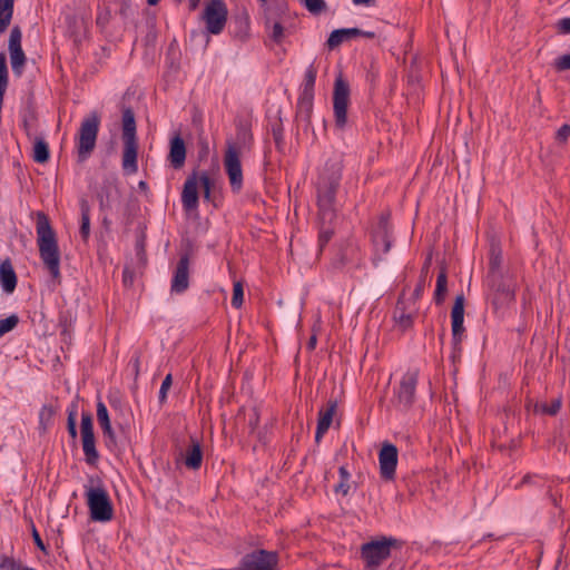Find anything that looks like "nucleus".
Instances as JSON below:
<instances>
[{
    "mask_svg": "<svg viewBox=\"0 0 570 570\" xmlns=\"http://www.w3.org/2000/svg\"><path fill=\"white\" fill-rule=\"evenodd\" d=\"M314 96L299 95L296 108V118L305 122L306 128L311 126Z\"/></svg>",
    "mask_w": 570,
    "mask_h": 570,
    "instance_id": "30",
    "label": "nucleus"
},
{
    "mask_svg": "<svg viewBox=\"0 0 570 570\" xmlns=\"http://www.w3.org/2000/svg\"><path fill=\"white\" fill-rule=\"evenodd\" d=\"M350 488L351 487H350L348 481L340 480V482L334 488V492L335 493H341L342 495L345 497V495L348 494Z\"/></svg>",
    "mask_w": 570,
    "mask_h": 570,
    "instance_id": "63",
    "label": "nucleus"
},
{
    "mask_svg": "<svg viewBox=\"0 0 570 570\" xmlns=\"http://www.w3.org/2000/svg\"><path fill=\"white\" fill-rule=\"evenodd\" d=\"M448 294V274L446 268L442 267L436 278V285L433 299L436 305H442Z\"/></svg>",
    "mask_w": 570,
    "mask_h": 570,
    "instance_id": "33",
    "label": "nucleus"
},
{
    "mask_svg": "<svg viewBox=\"0 0 570 570\" xmlns=\"http://www.w3.org/2000/svg\"><path fill=\"white\" fill-rule=\"evenodd\" d=\"M20 561L6 554L0 556V569L2 570H20Z\"/></svg>",
    "mask_w": 570,
    "mask_h": 570,
    "instance_id": "53",
    "label": "nucleus"
},
{
    "mask_svg": "<svg viewBox=\"0 0 570 570\" xmlns=\"http://www.w3.org/2000/svg\"><path fill=\"white\" fill-rule=\"evenodd\" d=\"M317 69L314 65L308 66L304 76V85L301 95L314 96V86L316 81Z\"/></svg>",
    "mask_w": 570,
    "mask_h": 570,
    "instance_id": "39",
    "label": "nucleus"
},
{
    "mask_svg": "<svg viewBox=\"0 0 570 570\" xmlns=\"http://www.w3.org/2000/svg\"><path fill=\"white\" fill-rule=\"evenodd\" d=\"M321 226H320V234H318V246L320 249L323 250V248L328 244V242L332 239L334 235V229L331 227L330 222H323L320 219Z\"/></svg>",
    "mask_w": 570,
    "mask_h": 570,
    "instance_id": "40",
    "label": "nucleus"
},
{
    "mask_svg": "<svg viewBox=\"0 0 570 570\" xmlns=\"http://www.w3.org/2000/svg\"><path fill=\"white\" fill-rule=\"evenodd\" d=\"M56 414V409L52 405L45 404L39 412V429L42 433L47 432V430L53 423V416Z\"/></svg>",
    "mask_w": 570,
    "mask_h": 570,
    "instance_id": "37",
    "label": "nucleus"
},
{
    "mask_svg": "<svg viewBox=\"0 0 570 570\" xmlns=\"http://www.w3.org/2000/svg\"><path fill=\"white\" fill-rule=\"evenodd\" d=\"M538 480H540L538 475L528 473L522 478L520 483L515 485V489L519 490L522 485H540Z\"/></svg>",
    "mask_w": 570,
    "mask_h": 570,
    "instance_id": "59",
    "label": "nucleus"
},
{
    "mask_svg": "<svg viewBox=\"0 0 570 570\" xmlns=\"http://www.w3.org/2000/svg\"><path fill=\"white\" fill-rule=\"evenodd\" d=\"M240 154L242 153L236 151L234 147L226 148L224 154V168L234 194H238L243 188Z\"/></svg>",
    "mask_w": 570,
    "mask_h": 570,
    "instance_id": "15",
    "label": "nucleus"
},
{
    "mask_svg": "<svg viewBox=\"0 0 570 570\" xmlns=\"http://www.w3.org/2000/svg\"><path fill=\"white\" fill-rule=\"evenodd\" d=\"M502 250L498 244H491L489 250V267L487 276L503 274L502 272Z\"/></svg>",
    "mask_w": 570,
    "mask_h": 570,
    "instance_id": "32",
    "label": "nucleus"
},
{
    "mask_svg": "<svg viewBox=\"0 0 570 570\" xmlns=\"http://www.w3.org/2000/svg\"><path fill=\"white\" fill-rule=\"evenodd\" d=\"M272 135L276 149L281 153L284 150V127L282 119L278 118L272 124Z\"/></svg>",
    "mask_w": 570,
    "mask_h": 570,
    "instance_id": "41",
    "label": "nucleus"
},
{
    "mask_svg": "<svg viewBox=\"0 0 570 570\" xmlns=\"http://www.w3.org/2000/svg\"><path fill=\"white\" fill-rule=\"evenodd\" d=\"M342 179V164L327 161L317 183L318 217L323 222L333 223L336 218V194Z\"/></svg>",
    "mask_w": 570,
    "mask_h": 570,
    "instance_id": "2",
    "label": "nucleus"
},
{
    "mask_svg": "<svg viewBox=\"0 0 570 570\" xmlns=\"http://www.w3.org/2000/svg\"><path fill=\"white\" fill-rule=\"evenodd\" d=\"M36 232L40 258L48 269L52 282L60 285V249L58 239L49 217L43 212L37 213Z\"/></svg>",
    "mask_w": 570,
    "mask_h": 570,
    "instance_id": "1",
    "label": "nucleus"
},
{
    "mask_svg": "<svg viewBox=\"0 0 570 570\" xmlns=\"http://www.w3.org/2000/svg\"><path fill=\"white\" fill-rule=\"evenodd\" d=\"M100 122V114L96 110L82 119L77 135V157L79 163L86 161L94 153Z\"/></svg>",
    "mask_w": 570,
    "mask_h": 570,
    "instance_id": "5",
    "label": "nucleus"
},
{
    "mask_svg": "<svg viewBox=\"0 0 570 570\" xmlns=\"http://www.w3.org/2000/svg\"><path fill=\"white\" fill-rule=\"evenodd\" d=\"M80 434L85 461L87 464L95 466L99 460V453L96 449L94 419L90 412L81 413Z\"/></svg>",
    "mask_w": 570,
    "mask_h": 570,
    "instance_id": "12",
    "label": "nucleus"
},
{
    "mask_svg": "<svg viewBox=\"0 0 570 570\" xmlns=\"http://www.w3.org/2000/svg\"><path fill=\"white\" fill-rule=\"evenodd\" d=\"M253 145L252 127L248 121L239 120L236 124L235 139H227L226 148L234 147L236 151L249 150Z\"/></svg>",
    "mask_w": 570,
    "mask_h": 570,
    "instance_id": "20",
    "label": "nucleus"
},
{
    "mask_svg": "<svg viewBox=\"0 0 570 570\" xmlns=\"http://www.w3.org/2000/svg\"><path fill=\"white\" fill-rule=\"evenodd\" d=\"M136 256L141 264H146L147 254H146V235L144 232L137 235L136 244H135Z\"/></svg>",
    "mask_w": 570,
    "mask_h": 570,
    "instance_id": "45",
    "label": "nucleus"
},
{
    "mask_svg": "<svg viewBox=\"0 0 570 570\" xmlns=\"http://www.w3.org/2000/svg\"><path fill=\"white\" fill-rule=\"evenodd\" d=\"M100 212H112L122 199V191L116 176L105 177L97 190Z\"/></svg>",
    "mask_w": 570,
    "mask_h": 570,
    "instance_id": "10",
    "label": "nucleus"
},
{
    "mask_svg": "<svg viewBox=\"0 0 570 570\" xmlns=\"http://www.w3.org/2000/svg\"><path fill=\"white\" fill-rule=\"evenodd\" d=\"M550 444L553 446H557L558 451H563V452L567 451V441H566V436H564V433L561 428L554 431L553 438L550 441Z\"/></svg>",
    "mask_w": 570,
    "mask_h": 570,
    "instance_id": "51",
    "label": "nucleus"
},
{
    "mask_svg": "<svg viewBox=\"0 0 570 570\" xmlns=\"http://www.w3.org/2000/svg\"><path fill=\"white\" fill-rule=\"evenodd\" d=\"M361 36V29L358 28H341L335 29L330 33V37L326 41V46L328 49L333 50L338 47L344 41H348L353 38Z\"/></svg>",
    "mask_w": 570,
    "mask_h": 570,
    "instance_id": "28",
    "label": "nucleus"
},
{
    "mask_svg": "<svg viewBox=\"0 0 570 570\" xmlns=\"http://www.w3.org/2000/svg\"><path fill=\"white\" fill-rule=\"evenodd\" d=\"M350 95V85L340 73L334 81L333 90L334 122L337 129H344L347 124Z\"/></svg>",
    "mask_w": 570,
    "mask_h": 570,
    "instance_id": "9",
    "label": "nucleus"
},
{
    "mask_svg": "<svg viewBox=\"0 0 570 570\" xmlns=\"http://www.w3.org/2000/svg\"><path fill=\"white\" fill-rule=\"evenodd\" d=\"M66 22L70 36L73 37L75 41H77L81 36V29H86L85 19L79 18L76 14H69L66 17Z\"/></svg>",
    "mask_w": 570,
    "mask_h": 570,
    "instance_id": "38",
    "label": "nucleus"
},
{
    "mask_svg": "<svg viewBox=\"0 0 570 570\" xmlns=\"http://www.w3.org/2000/svg\"><path fill=\"white\" fill-rule=\"evenodd\" d=\"M399 450L390 443L384 442L379 452L380 474L385 481H393L397 466Z\"/></svg>",
    "mask_w": 570,
    "mask_h": 570,
    "instance_id": "17",
    "label": "nucleus"
},
{
    "mask_svg": "<svg viewBox=\"0 0 570 570\" xmlns=\"http://www.w3.org/2000/svg\"><path fill=\"white\" fill-rule=\"evenodd\" d=\"M122 169L126 175H132L138 171V139L122 140Z\"/></svg>",
    "mask_w": 570,
    "mask_h": 570,
    "instance_id": "24",
    "label": "nucleus"
},
{
    "mask_svg": "<svg viewBox=\"0 0 570 570\" xmlns=\"http://www.w3.org/2000/svg\"><path fill=\"white\" fill-rule=\"evenodd\" d=\"M32 158L38 164H46L50 158V149L43 137H33Z\"/></svg>",
    "mask_w": 570,
    "mask_h": 570,
    "instance_id": "31",
    "label": "nucleus"
},
{
    "mask_svg": "<svg viewBox=\"0 0 570 570\" xmlns=\"http://www.w3.org/2000/svg\"><path fill=\"white\" fill-rule=\"evenodd\" d=\"M402 542L393 537H381L377 540L363 543L361 558L367 568L374 569L391 557L392 549H400Z\"/></svg>",
    "mask_w": 570,
    "mask_h": 570,
    "instance_id": "8",
    "label": "nucleus"
},
{
    "mask_svg": "<svg viewBox=\"0 0 570 570\" xmlns=\"http://www.w3.org/2000/svg\"><path fill=\"white\" fill-rule=\"evenodd\" d=\"M67 430H68L69 436L73 441H76V439L78 436V431H77V411H76L75 404H72L71 410L68 411Z\"/></svg>",
    "mask_w": 570,
    "mask_h": 570,
    "instance_id": "46",
    "label": "nucleus"
},
{
    "mask_svg": "<svg viewBox=\"0 0 570 570\" xmlns=\"http://www.w3.org/2000/svg\"><path fill=\"white\" fill-rule=\"evenodd\" d=\"M424 286H425V278H424L423 275H421V277H420V279H419V282H417V284H416V286H415V288H414V291L412 293V298L414 301L419 299L422 296L423 291H424Z\"/></svg>",
    "mask_w": 570,
    "mask_h": 570,
    "instance_id": "61",
    "label": "nucleus"
},
{
    "mask_svg": "<svg viewBox=\"0 0 570 570\" xmlns=\"http://www.w3.org/2000/svg\"><path fill=\"white\" fill-rule=\"evenodd\" d=\"M186 144L180 134H175L169 141V153L167 159L174 169H180L186 161Z\"/></svg>",
    "mask_w": 570,
    "mask_h": 570,
    "instance_id": "22",
    "label": "nucleus"
},
{
    "mask_svg": "<svg viewBox=\"0 0 570 570\" xmlns=\"http://www.w3.org/2000/svg\"><path fill=\"white\" fill-rule=\"evenodd\" d=\"M81 212V224L79 228L80 237L87 242L90 236V206L87 199L82 198L79 203Z\"/></svg>",
    "mask_w": 570,
    "mask_h": 570,
    "instance_id": "34",
    "label": "nucleus"
},
{
    "mask_svg": "<svg viewBox=\"0 0 570 570\" xmlns=\"http://www.w3.org/2000/svg\"><path fill=\"white\" fill-rule=\"evenodd\" d=\"M417 380L419 371L410 370L402 376L399 387L395 389L394 397L402 411L410 410L414 404Z\"/></svg>",
    "mask_w": 570,
    "mask_h": 570,
    "instance_id": "13",
    "label": "nucleus"
},
{
    "mask_svg": "<svg viewBox=\"0 0 570 570\" xmlns=\"http://www.w3.org/2000/svg\"><path fill=\"white\" fill-rule=\"evenodd\" d=\"M97 420L102 430L107 448L116 445V435L111 426L108 409L101 401L97 403Z\"/></svg>",
    "mask_w": 570,
    "mask_h": 570,
    "instance_id": "25",
    "label": "nucleus"
},
{
    "mask_svg": "<svg viewBox=\"0 0 570 570\" xmlns=\"http://www.w3.org/2000/svg\"><path fill=\"white\" fill-rule=\"evenodd\" d=\"M171 385H173V375L169 373L165 376V379L163 380V383L160 385V390H159V403L160 404H164L166 402L167 392L169 391Z\"/></svg>",
    "mask_w": 570,
    "mask_h": 570,
    "instance_id": "54",
    "label": "nucleus"
},
{
    "mask_svg": "<svg viewBox=\"0 0 570 570\" xmlns=\"http://www.w3.org/2000/svg\"><path fill=\"white\" fill-rule=\"evenodd\" d=\"M561 409V399H554L550 404H541L540 411L548 415H556Z\"/></svg>",
    "mask_w": 570,
    "mask_h": 570,
    "instance_id": "55",
    "label": "nucleus"
},
{
    "mask_svg": "<svg viewBox=\"0 0 570 570\" xmlns=\"http://www.w3.org/2000/svg\"><path fill=\"white\" fill-rule=\"evenodd\" d=\"M198 183L203 190H214L215 181L209 174L204 170L198 173L194 169L186 178L181 190V204L186 212L196 210L199 205Z\"/></svg>",
    "mask_w": 570,
    "mask_h": 570,
    "instance_id": "7",
    "label": "nucleus"
},
{
    "mask_svg": "<svg viewBox=\"0 0 570 570\" xmlns=\"http://www.w3.org/2000/svg\"><path fill=\"white\" fill-rule=\"evenodd\" d=\"M488 298L495 311L508 306L515 298V286L512 278L505 274L485 276Z\"/></svg>",
    "mask_w": 570,
    "mask_h": 570,
    "instance_id": "6",
    "label": "nucleus"
},
{
    "mask_svg": "<svg viewBox=\"0 0 570 570\" xmlns=\"http://www.w3.org/2000/svg\"><path fill=\"white\" fill-rule=\"evenodd\" d=\"M244 302V288L240 282L234 283L233 286V296H232V305L235 308H239Z\"/></svg>",
    "mask_w": 570,
    "mask_h": 570,
    "instance_id": "48",
    "label": "nucleus"
},
{
    "mask_svg": "<svg viewBox=\"0 0 570 570\" xmlns=\"http://www.w3.org/2000/svg\"><path fill=\"white\" fill-rule=\"evenodd\" d=\"M569 136H570V125L564 124L558 129V131L556 134V140L560 144H566L568 141Z\"/></svg>",
    "mask_w": 570,
    "mask_h": 570,
    "instance_id": "58",
    "label": "nucleus"
},
{
    "mask_svg": "<svg viewBox=\"0 0 570 570\" xmlns=\"http://www.w3.org/2000/svg\"><path fill=\"white\" fill-rule=\"evenodd\" d=\"M228 9L224 0H210L206 3L203 20L206 23L204 30H191L190 39L196 40L199 38L206 48L210 41V35H219L227 22Z\"/></svg>",
    "mask_w": 570,
    "mask_h": 570,
    "instance_id": "4",
    "label": "nucleus"
},
{
    "mask_svg": "<svg viewBox=\"0 0 570 570\" xmlns=\"http://www.w3.org/2000/svg\"><path fill=\"white\" fill-rule=\"evenodd\" d=\"M19 316L11 314L8 317L0 320V338L7 333L13 331L19 324Z\"/></svg>",
    "mask_w": 570,
    "mask_h": 570,
    "instance_id": "44",
    "label": "nucleus"
},
{
    "mask_svg": "<svg viewBox=\"0 0 570 570\" xmlns=\"http://www.w3.org/2000/svg\"><path fill=\"white\" fill-rule=\"evenodd\" d=\"M249 16L246 9H242L232 17L228 30L234 39L244 42L249 37Z\"/></svg>",
    "mask_w": 570,
    "mask_h": 570,
    "instance_id": "21",
    "label": "nucleus"
},
{
    "mask_svg": "<svg viewBox=\"0 0 570 570\" xmlns=\"http://www.w3.org/2000/svg\"><path fill=\"white\" fill-rule=\"evenodd\" d=\"M558 30L559 33L569 35L570 33V18H563L558 21Z\"/></svg>",
    "mask_w": 570,
    "mask_h": 570,
    "instance_id": "62",
    "label": "nucleus"
},
{
    "mask_svg": "<svg viewBox=\"0 0 570 570\" xmlns=\"http://www.w3.org/2000/svg\"><path fill=\"white\" fill-rule=\"evenodd\" d=\"M259 424V412L257 407L250 409L248 416H247V423L246 426L248 429L249 434H255L256 430L258 429Z\"/></svg>",
    "mask_w": 570,
    "mask_h": 570,
    "instance_id": "49",
    "label": "nucleus"
},
{
    "mask_svg": "<svg viewBox=\"0 0 570 570\" xmlns=\"http://www.w3.org/2000/svg\"><path fill=\"white\" fill-rule=\"evenodd\" d=\"M18 278L9 258L0 264V284L4 293L11 294L17 287Z\"/></svg>",
    "mask_w": 570,
    "mask_h": 570,
    "instance_id": "26",
    "label": "nucleus"
},
{
    "mask_svg": "<svg viewBox=\"0 0 570 570\" xmlns=\"http://www.w3.org/2000/svg\"><path fill=\"white\" fill-rule=\"evenodd\" d=\"M21 41H22V31H21V28L18 24H16L12 27V29L10 31V36H9V41H8L9 52L22 50Z\"/></svg>",
    "mask_w": 570,
    "mask_h": 570,
    "instance_id": "42",
    "label": "nucleus"
},
{
    "mask_svg": "<svg viewBox=\"0 0 570 570\" xmlns=\"http://www.w3.org/2000/svg\"><path fill=\"white\" fill-rule=\"evenodd\" d=\"M371 238L375 253L381 250L386 254L390 252L392 247V226L390 225L389 214L380 216L377 224L372 228Z\"/></svg>",
    "mask_w": 570,
    "mask_h": 570,
    "instance_id": "16",
    "label": "nucleus"
},
{
    "mask_svg": "<svg viewBox=\"0 0 570 570\" xmlns=\"http://www.w3.org/2000/svg\"><path fill=\"white\" fill-rule=\"evenodd\" d=\"M10 63L12 72L16 77H21L27 62V57L23 50L10 51Z\"/></svg>",
    "mask_w": 570,
    "mask_h": 570,
    "instance_id": "36",
    "label": "nucleus"
},
{
    "mask_svg": "<svg viewBox=\"0 0 570 570\" xmlns=\"http://www.w3.org/2000/svg\"><path fill=\"white\" fill-rule=\"evenodd\" d=\"M350 264H353L356 268L364 265L360 249L353 243L342 245L331 262L332 267L335 269H342Z\"/></svg>",
    "mask_w": 570,
    "mask_h": 570,
    "instance_id": "18",
    "label": "nucleus"
},
{
    "mask_svg": "<svg viewBox=\"0 0 570 570\" xmlns=\"http://www.w3.org/2000/svg\"><path fill=\"white\" fill-rule=\"evenodd\" d=\"M30 525H31L32 539H33V542H35L36 547L38 549H40L42 552L48 553L47 547L43 543V541H42V539H41V537H40V534H39V532H38V530H37V528H36V525H35L32 520L30 521Z\"/></svg>",
    "mask_w": 570,
    "mask_h": 570,
    "instance_id": "57",
    "label": "nucleus"
},
{
    "mask_svg": "<svg viewBox=\"0 0 570 570\" xmlns=\"http://www.w3.org/2000/svg\"><path fill=\"white\" fill-rule=\"evenodd\" d=\"M464 303L465 298L463 294L456 295L452 309H451V325H452V347H453V355L452 357H455V354H460L462 351V340H463V333L465 332L464 328Z\"/></svg>",
    "mask_w": 570,
    "mask_h": 570,
    "instance_id": "14",
    "label": "nucleus"
},
{
    "mask_svg": "<svg viewBox=\"0 0 570 570\" xmlns=\"http://www.w3.org/2000/svg\"><path fill=\"white\" fill-rule=\"evenodd\" d=\"M90 485H85V497L90 513V519L95 522H108L114 517V507L111 499L99 478H89Z\"/></svg>",
    "mask_w": 570,
    "mask_h": 570,
    "instance_id": "3",
    "label": "nucleus"
},
{
    "mask_svg": "<svg viewBox=\"0 0 570 570\" xmlns=\"http://www.w3.org/2000/svg\"><path fill=\"white\" fill-rule=\"evenodd\" d=\"M376 78H377V72H376V70H375L373 67H371V68L367 70V72H366V81H368V82H370V85H371L372 87H374L375 81H376Z\"/></svg>",
    "mask_w": 570,
    "mask_h": 570,
    "instance_id": "64",
    "label": "nucleus"
},
{
    "mask_svg": "<svg viewBox=\"0 0 570 570\" xmlns=\"http://www.w3.org/2000/svg\"><path fill=\"white\" fill-rule=\"evenodd\" d=\"M122 140H137V126L135 112L130 107L122 110Z\"/></svg>",
    "mask_w": 570,
    "mask_h": 570,
    "instance_id": "29",
    "label": "nucleus"
},
{
    "mask_svg": "<svg viewBox=\"0 0 570 570\" xmlns=\"http://www.w3.org/2000/svg\"><path fill=\"white\" fill-rule=\"evenodd\" d=\"M265 26H266V28H272V33H271L272 40L277 45L282 43V41L284 39V27L282 26V23L278 21H275L272 24L271 18L266 17Z\"/></svg>",
    "mask_w": 570,
    "mask_h": 570,
    "instance_id": "43",
    "label": "nucleus"
},
{
    "mask_svg": "<svg viewBox=\"0 0 570 570\" xmlns=\"http://www.w3.org/2000/svg\"><path fill=\"white\" fill-rule=\"evenodd\" d=\"M118 14L124 20H127L129 18V16L131 14V2H130V0H122L121 1Z\"/></svg>",
    "mask_w": 570,
    "mask_h": 570,
    "instance_id": "60",
    "label": "nucleus"
},
{
    "mask_svg": "<svg viewBox=\"0 0 570 570\" xmlns=\"http://www.w3.org/2000/svg\"><path fill=\"white\" fill-rule=\"evenodd\" d=\"M403 303L401 301L396 304V311H402L397 321L403 328H409L413 324V315L404 312Z\"/></svg>",
    "mask_w": 570,
    "mask_h": 570,
    "instance_id": "50",
    "label": "nucleus"
},
{
    "mask_svg": "<svg viewBox=\"0 0 570 570\" xmlns=\"http://www.w3.org/2000/svg\"><path fill=\"white\" fill-rule=\"evenodd\" d=\"M554 68L558 71L570 70V53L562 55L554 60Z\"/></svg>",
    "mask_w": 570,
    "mask_h": 570,
    "instance_id": "56",
    "label": "nucleus"
},
{
    "mask_svg": "<svg viewBox=\"0 0 570 570\" xmlns=\"http://www.w3.org/2000/svg\"><path fill=\"white\" fill-rule=\"evenodd\" d=\"M14 0H0V35L10 26Z\"/></svg>",
    "mask_w": 570,
    "mask_h": 570,
    "instance_id": "35",
    "label": "nucleus"
},
{
    "mask_svg": "<svg viewBox=\"0 0 570 570\" xmlns=\"http://www.w3.org/2000/svg\"><path fill=\"white\" fill-rule=\"evenodd\" d=\"M305 8L313 14H318L326 9L324 0H304Z\"/></svg>",
    "mask_w": 570,
    "mask_h": 570,
    "instance_id": "52",
    "label": "nucleus"
},
{
    "mask_svg": "<svg viewBox=\"0 0 570 570\" xmlns=\"http://www.w3.org/2000/svg\"><path fill=\"white\" fill-rule=\"evenodd\" d=\"M278 556L264 549L246 553L235 570H276Z\"/></svg>",
    "mask_w": 570,
    "mask_h": 570,
    "instance_id": "11",
    "label": "nucleus"
},
{
    "mask_svg": "<svg viewBox=\"0 0 570 570\" xmlns=\"http://www.w3.org/2000/svg\"><path fill=\"white\" fill-rule=\"evenodd\" d=\"M184 463L190 470H198L203 463V448L197 439L190 438V444L185 451Z\"/></svg>",
    "mask_w": 570,
    "mask_h": 570,
    "instance_id": "27",
    "label": "nucleus"
},
{
    "mask_svg": "<svg viewBox=\"0 0 570 570\" xmlns=\"http://www.w3.org/2000/svg\"><path fill=\"white\" fill-rule=\"evenodd\" d=\"M189 254L185 253L179 257V261L174 271L170 291L171 293L183 294L189 287Z\"/></svg>",
    "mask_w": 570,
    "mask_h": 570,
    "instance_id": "19",
    "label": "nucleus"
},
{
    "mask_svg": "<svg viewBox=\"0 0 570 570\" xmlns=\"http://www.w3.org/2000/svg\"><path fill=\"white\" fill-rule=\"evenodd\" d=\"M110 20H111V11L109 10V8L99 9L97 17H96V24L101 31H105V29L109 24Z\"/></svg>",
    "mask_w": 570,
    "mask_h": 570,
    "instance_id": "47",
    "label": "nucleus"
},
{
    "mask_svg": "<svg viewBox=\"0 0 570 570\" xmlns=\"http://www.w3.org/2000/svg\"><path fill=\"white\" fill-rule=\"evenodd\" d=\"M337 409V401L336 400H328L326 404V409H321L318 412V420H317V426L315 432V441L316 443H320L324 434L328 431L332 422L333 416Z\"/></svg>",
    "mask_w": 570,
    "mask_h": 570,
    "instance_id": "23",
    "label": "nucleus"
}]
</instances>
